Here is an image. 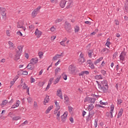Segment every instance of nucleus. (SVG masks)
<instances>
[{"instance_id": "nucleus-1", "label": "nucleus", "mask_w": 128, "mask_h": 128, "mask_svg": "<svg viewBox=\"0 0 128 128\" xmlns=\"http://www.w3.org/2000/svg\"><path fill=\"white\" fill-rule=\"evenodd\" d=\"M68 71L70 74H78L80 72L78 68L72 66V65L69 66Z\"/></svg>"}, {"instance_id": "nucleus-2", "label": "nucleus", "mask_w": 128, "mask_h": 128, "mask_svg": "<svg viewBox=\"0 0 128 128\" xmlns=\"http://www.w3.org/2000/svg\"><path fill=\"white\" fill-rule=\"evenodd\" d=\"M68 112L66 111L63 114L60 116L61 122H66V120H68Z\"/></svg>"}, {"instance_id": "nucleus-3", "label": "nucleus", "mask_w": 128, "mask_h": 128, "mask_svg": "<svg viewBox=\"0 0 128 128\" xmlns=\"http://www.w3.org/2000/svg\"><path fill=\"white\" fill-rule=\"evenodd\" d=\"M64 26L66 30L68 32H72V26H70V24L68 23V22H66L64 23Z\"/></svg>"}, {"instance_id": "nucleus-4", "label": "nucleus", "mask_w": 128, "mask_h": 128, "mask_svg": "<svg viewBox=\"0 0 128 128\" xmlns=\"http://www.w3.org/2000/svg\"><path fill=\"white\" fill-rule=\"evenodd\" d=\"M99 90H100L101 92H103V94H106L108 92V86H98Z\"/></svg>"}, {"instance_id": "nucleus-5", "label": "nucleus", "mask_w": 128, "mask_h": 128, "mask_svg": "<svg viewBox=\"0 0 128 128\" xmlns=\"http://www.w3.org/2000/svg\"><path fill=\"white\" fill-rule=\"evenodd\" d=\"M68 42H70V40H68V38H65L63 39V40L60 42V46H66V44H68Z\"/></svg>"}, {"instance_id": "nucleus-6", "label": "nucleus", "mask_w": 128, "mask_h": 128, "mask_svg": "<svg viewBox=\"0 0 128 128\" xmlns=\"http://www.w3.org/2000/svg\"><path fill=\"white\" fill-rule=\"evenodd\" d=\"M24 26V20H19L18 22L17 27L18 28H22L24 30H26V28L23 27Z\"/></svg>"}, {"instance_id": "nucleus-7", "label": "nucleus", "mask_w": 128, "mask_h": 128, "mask_svg": "<svg viewBox=\"0 0 128 128\" xmlns=\"http://www.w3.org/2000/svg\"><path fill=\"white\" fill-rule=\"evenodd\" d=\"M35 36L38 38H40V36L42 35V32L38 28H36L35 30Z\"/></svg>"}, {"instance_id": "nucleus-8", "label": "nucleus", "mask_w": 128, "mask_h": 128, "mask_svg": "<svg viewBox=\"0 0 128 128\" xmlns=\"http://www.w3.org/2000/svg\"><path fill=\"white\" fill-rule=\"evenodd\" d=\"M114 105L112 104L110 106V112H108L106 113V114H110L108 116L111 118H114V116H112V112H114Z\"/></svg>"}, {"instance_id": "nucleus-9", "label": "nucleus", "mask_w": 128, "mask_h": 128, "mask_svg": "<svg viewBox=\"0 0 128 128\" xmlns=\"http://www.w3.org/2000/svg\"><path fill=\"white\" fill-rule=\"evenodd\" d=\"M24 45H18L17 46V50H16V52L20 54L22 52V49L24 48Z\"/></svg>"}, {"instance_id": "nucleus-10", "label": "nucleus", "mask_w": 128, "mask_h": 128, "mask_svg": "<svg viewBox=\"0 0 128 128\" xmlns=\"http://www.w3.org/2000/svg\"><path fill=\"white\" fill-rule=\"evenodd\" d=\"M66 8H70L72 6V0H66Z\"/></svg>"}, {"instance_id": "nucleus-11", "label": "nucleus", "mask_w": 128, "mask_h": 128, "mask_svg": "<svg viewBox=\"0 0 128 128\" xmlns=\"http://www.w3.org/2000/svg\"><path fill=\"white\" fill-rule=\"evenodd\" d=\"M21 86H22V90H27V92L28 94H30V88H28V86L26 84L25 82L20 84Z\"/></svg>"}, {"instance_id": "nucleus-12", "label": "nucleus", "mask_w": 128, "mask_h": 128, "mask_svg": "<svg viewBox=\"0 0 128 128\" xmlns=\"http://www.w3.org/2000/svg\"><path fill=\"white\" fill-rule=\"evenodd\" d=\"M98 86H108V81L106 80H104L101 82L100 84H98Z\"/></svg>"}, {"instance_id": "nucleus-13", "label": "nucleus", "mask_w": 128, "mask_h": 128, "mask_svg": "<svg viewBox=\"0 0 128 128\" xmlns=\"http://www.w3.org/2000/svg\"><path fill=\"white\" fill-rule=\"evenodd\" d=\"M56 96H58L60 100H62V89H58L56 92Z\"/></svg>"}, {"instance_id": "nucleus-14", "label": "nucleus", "mask_w": 128, "mask_h": 128, "mask_svg": "<svg viewBox=\"0 0 128 128\" xmlns=\"http://www.w3.org/2000/svg\"><path fill=\"white\" fill-rule=\"evenodd\" d=\"M126 54L124 52H122L120 56V60H124V58H126Z\"/></svg>"}, {"instance_id": "nucleus-15", "label": "nucleus", "mask_w": 128, "mask_h": 128, "mask_svg": "<svg viewBox=\"0 0 128 128\" xmlns=\"http://www.w3.org/2000/svg\"><path fill=\"white\" fill-rule=\"evenodd\" d=\"M28 70H34V66L32 63H29L27 66L26 67Z\"/></svg>"}, {"instance_id": "nucleus-16", "label": "nucleus", "mask_w": 128, "mask_h": 128, "mask_svg": "<svg viewBox=\"0 0 128 128\" xmlns=\"http://www.w3.org/2000/svg\"><path fill=\"white\" fill-rule=\"evenodd\" d=\"M38 62V58H32L30 60V62L33 64H36Z\"/></svg>"}, {"instance_id": "nucleus-17", "label": "nucleus", "mask_w": 128, "mask_h": 128, "mask_svg": "<svg viewBox=\"0 0 128 128\" xmlns=\"http://www.w3.org/2000/svg\"><path fill=\"white\" fill-rule=\"evenodd\" d=\"M20 101L18 100L16 101V103L12 106L11 108H16L20 106Z\"/></svg>"}, {"instance_id": "nucleus-18", "label": "nucleus", "mask_w": 128, "mask_h": 128, "mask_svg": "<svg viewBox=\"0 0 128 128\" xmlns=\"http://www.w3.org/2000/svg\"><path fill=\"white\" fill-rule=\"evenodd\" d=\"M54 115L56 116H60V110H54Z\"/></svg>"}, {"instance_id": "nucleus-19", "label": "nucleus", "mask_w": 128, "mask_h": 128, "mask_svg": "<svg viewBox=\"0 0 128 128\" xmlns=\"http://www.w3.org/2000/svg\"><path fill=\"white\" fill-rule=\"evenodd\" d=\"M20 56H22V54L20 53L16 52V54L14 57V60L16 61L18 60L20 58Z\"/></svg>"}, {"instance_id": "nucleus-20", "label": "nucleus", "mask_w": 128, "mask_h": 128, "mask_svg": "<svg viewBox=\"0 0 128 128\" xmlns=\"http://www.w3.org/2000/svg\"><path fill=\"white\" fill-rule=\"evenodd\" d=\"M8 44H9V48L10 50H14V48H16V46H14V44L11 41H8Z\"/></svg>"}, {"instance_id": "nucleus-21", "label": "nucleus", "mask_w": 128, "mask_h": 128, "mask_svg": "<svg viewBox=\"0 0 128 128\" xmlns=\"http://www.w3.org/2000/svg\"><path fill=\"white\" fill-rule=\"evenodd\" d=\"M60 6L62 8H64L66 6V1L64 0H61L60 4Z\"/></svg>"}, {"instance_id": "nucleus-22", "label": "nucleus", "mask_w": 128, "mask_h": 128, "mask_svg": "<svg viewBox=\"0 0 128 128\" xmlns=\"http://www.w3.org/2000/svg\"><path fill=\"white\" fill-rule=\"evenodd\" d=\"M50 102V97L48 96H46V97L45 98L44 100V106H46V104H48V102Z\"/></svg>"}, {"instance_id": "nucleus-23", "label": "nucleus", "mask_w": 128, "mask_h": 128, "mask_svg": "<svg viewBox=\"0 0 128 128\" xmlns=\"http://www.w3.org/2000/svg\"><path fill=\"white\" fill-rule=\"evenodd\" d=\"M8 100H3L2 102V103L0 104V106H2V108H4V106H6V104H8Z\"/></svg>"}, {"instance_id": "nucleus-24", "label": "nucleus", "mask_w": 128, "mask_h": 128, "mask_svg": "<svg viewBox=\"0 0 128 128\" xmlns=\"http://www.w3.org/2000/svg\"><path fill=\"white\" fill-rule=\"evenodd\" d=\"M80 58L81 64H84V62H86V59L84 58V54L82 53L80 54Z\"/></svg>"}, {"instance_id": "nucleus-25", "label": "nucleus", "mask_w": 128, "mask_h": 128, "mask_svg": "<svg viewBox=\"0 0 128 128\" xmlns=\"http://www.w3.org/2000/svg\"><path fill=\"white\" fill-rule=\"evenodd\" d=\"M54 108V106H50L48 108L46 111V114H48L50 113V112L51 110H52Z\"/></svg>"}, {"instance_id": "nucleus-26", "label": "nucleus", "mask_w": 128, "mask_h": 128, "mask_svg": "<svg viewBox=\"0 0 128 128\" xmlns=\"http://www.w3.org/2000/svg\"><path fill=\"white\" fill-rule=\"evenodd\" d=\"M0 14L2 16V18L4 20H6V12L4 11H2L0 13Z\"/></svg>"}, {"instance_id": "nucleus-27", "label": "nucleus", "mask_w": 128, "mask_h": 128, "mask_svg": "<svg viewBox=\"0 0 128 128\" xmlns=\"http://www.w3.org/2000/svg\"><path fill=\"white\" fill-rule=\"evenodd\" d=\"M22 120V116H16L12 118V120L18 121Z\"/></svg>"}, {"instance_id": "nucleus-28", "label": "nucleus", "mask_w": 128, "mask_h": 128, "mask_svg": "<svg viewBox=\"0 0 128 128\" xmlns=\"http://www.w3.org/2000/svg\"><path fill=\"white\" fill-rule=\"evenodd\" d=\"M88 56L90 58H92V56L94 54V50H89L88 52Z\"/></svg>"}, {"instance_id": "nucleus-29", "label": "nucleus", "mask_w": 128, "mask_h": 128, "mask_svg": "<svg viewBox=\"0 0 128 128\" xmlns=\"http://www.w3.org/2000/svg\"><path fill=\"white\" fill-rule=\"evenodd\" d=\"M54 103L56 104V108L55 110H60V104H58V102L56 100H55Z\"/></svg>"}, {"instance_id": "nucleus-30", "label": "nucleus", "mask_w": 128, "mask_h": 128, "mask_svg": "<svg viewBox=\"0 0 128 128\" xmlns=\"http://www.w3.org/2000/svg\"><path fill=\"white\" fill-rule=\"evenodd\" d=\"M102 58H104L102 57H101V58H99L97 60H95L94 62V64L96 66V64H98V62H101V60H102Z\"/></svg>"}, {"instance_id": "nucleus-31", "label": "nucleus", "mask_w": 128, "mask_h": 128, "mask_svg": "<svg viewBox=\"0 0 128 128\" xmlns=\"http://www.w3.org/2000/svg\"><path fill=\"white\" fill-rule=\"evenodd\" d=\"M60 70L61 69L60 68H56L54 70L55 76H56Z\"/></svg>"}, {"instance_id": "nucleus-32", "label": "nucleus", "mask_w": 128, "mask_h": 128, "mask_svg": "<svg viewBox=\"0 0 128 128\" xmlns=\"http://www.w3.org/2000/svg\"><path fill=\"white\" fill-rule=\"evenodd\" d=\"M84 74L88 75L90 74V72L86 70L80 72V76H84Z\"/></svg>"}, {"instance_id": "nucleus-33", "label": "nucleus", "mask_w": 128, "mask_h": 128, "mask_svg": "<svg viewBox=\"0 0 128 128\" xmlns=\"http://www.w3.org/2000/svg\"><path fill=\"white\" fill-rule=\"evenodd\" d=\"M62 78H63L64 80H68V76L66 75V74L65 72H63L62 74Z\"/></svg>"}, {"instance_id": "nucleus-34", "label": "nucleus", "mask_w": 128, "mask_h": 128, "mask_svg": "<svg viewBox=\"0 0 128 128\" xmlns=\"http://www.w3.org/2000/svg\"><path fill=\"white\" fill-rule=\"evenodd\" d=\"M36 14H38V12H36V10H33L32 14V18H36Z\"/></svg>"}, {"instance_id": "nucleus-35", "label": "nucleus", "mask_w": 128, "mask_h": 128, "mask_svg": "<svg viewBox=\"0 0 128 128\" xmlns=\"http://www.w3.org/2000/svg\"><path fill=\"white\" fill-rule=\"evenodd\" d=\"M68 110L70 112V114H72V112H74V108L72 107L71 106H68Z\"/></svg>"}, {"instance_id": "nucleus-36", "label": "nucleus", "mask_w": 128, "mask_h": 128, "mask_svg": "<svg viewBox=\"0 0 128 128\" xmlns=\"http://www.w3.org/2000/svg\"><path fill=\"white\" fill-rule=\"evenodd\" d=\"M60 77L57 78L55 80L54 82V84H58V82H60Z\"/></svg>"}, {"instance_id": "nucleus-37", "label": "nucleus", "mask_w": 128, "mask_h": 128, "mask_svg": "<svg viewBox=\"0 0 128 128\" xmlns=\"http://www.w3.org/2000/svg\"><path fill=\"white\" fill-rule=\"evenodd\" d=\"M122 112H124V110L121 109L118 114V118H120L122 116Z\"/></svg>"}, {"instance_id": "nucleus-38", "label": "nucleus", "mask_w": 128, "mask_h": 128, "mask_svg": "<svg viewBox=\"0 0 128 128\" xmlns=\"http://www.w3.org/2000/svg\"><path fill=\"white\" fill-rule=\"evenodd\" d=\"M90 99H91V98H90V97H86V98H85L84 102H89L90 104Z\"/></svg>"}, {"instance_id": "nucleus-39", "label": "nucleus", "mask_w": 128, "mask_h": 128, "mask_svg": "<svg viewBox=\"0 0 128 128\" xmlns=\"http://www.w3.org/2000/svg\"><path fill=\"white\" fill-rule=\"evenodd\" d=\"M94 106L92 105V104H89L88 106V110H94Z\"/></svg>"}, {"instance_id": "nucleus-40", "label": "nucleus", "mask_w": 128, "mask_h": 128, "mask_svg": "<svg viewBox=\"0 0 128 128\" xmlns=\"http://www.w3.org/2000/svg\"><path fill=\"white\" fill-rule=\"evenodd\" d=\"M94 78L96 80H102V75H96Z\"/></svg>"}, {"instance_id": "nucleus-41", "label": "nucleus", "mask_w": 128, "mask_h": 128, "mask_svg": "<svg viewBox=\"0 0 128 128\" xmlns=\"http://www.w3.org/2000/svg\"><path fill=\"white\" fill-rule=\"evenodd\" d=\"M16 81V79H13L12 81L10 82V87L12 86L14 84V82Z\"/></svg>"}, {"instance_id": "nucleus-42", "label": "nucleus", "mask_w": 128, "mask_h": 128, "mask_svg": "<svg viewBox=\"0 0 128 128\" xmlns=\"http://www.w3.org/2000/svg\"><path fill=\"white\" fill-rule=\"evenodd\" d=\"M94 102H96V98H91V99L90 100V104H94Z\"/></svg>"}, {"instance_id": "nucleus-43", "label": "nucleus", "mask_w": 128, "mask_h": 128, "mask_svg": "<svg viewBox=\"0 0 128 128\" xmlns=\"http://www.w3.org/2000/svg\"><path fill=\"white\" fill-rule=\"evenodd\" d=\"M103 52H106V54H108V52H110V50L108 48H104L103 49Z\"/></svg>"}, {"instance_id": "nucleus-44", "label": "nucleus", "mask_w": 128, "mask_h": 128, "mask_svg": "<svg viewBox=\"0 0 128 128\" xmlns=\"http://www.w3.org/2000/svg\"><path fill=\"white\" fill-rule=\"evenodd\" d=\"M38 54L40 58H42V56H44V52H38Z\"/></svg>"}, {"instance_id": "nucleus-45", "label": "nucleus", "mask_w": 128, "mask_h": 128, "mask_svg": "<svg viewBox=\"0 0 128 128\" xmlns=\"http://www.w3.org/2000/svg\"><path fill=\"white\" fill-rule=\"evenodd\" d=\"M62 18L56 19L55 20V24H58V22H62Z\"/></svg>"}, {"instance_id": "nucleus-46", "label": "nucleus", "mask_w": 128, "mask_h": 128, "mask_svg": "<svg viewBox=\"0 0 128 128\" xmlns=\"http://www.w3.org/2000/svg\"><path fill=\"white\" fill-rule=\"evenodd\" d=\"M51 83H48V84L45 90L46 92V90H50V86H51Z\"/></svg>"}, {"instance_id": "nucleus-47", "label": "nucleus", "mask_w": 128, "mask_h": 128, "mask_svg": "<svg viewBox=\"0 0 128 128\" xmlns=\"http://www.w3.org/2000/svg\"><path fill=\"white\" fill-rule=\"evenodd\" d=\"M98 32V29L95 30L94 32L90 34V36H94Z\"/></svg>"}, {"instance_id": "nucleus-48", "label": "nucleus", "mask_w": 128, "mask_h": 128, "mask_svg": "<svg viewBox=\"0 0 128 128\" xmlns=\"http://www.w3.org/2000/svg\"><path fill=\"white\" fill-rule=\"evenodd\" d=\"M89 67L91 68V70H94V63H92L89 65Z\"/></svg>"}, {"instance_id": "nucleus-49", "label": "nucleus", "mask_w": 128, "mask_h": 128, "mask_svg": "<svg viewBox=\"0 0 128 128\" xmlns=\"http://www.w3.org/2000/svg\"><path fill=\"white\" fill-rule=\"evenodd\" d=\"M80 30V27L78 26H76L75 28H74V31H75V32H78V31Z\"/></svg>"}, {"instance_id": "nucleus-50", "label": "nucleus", "mask_w": 128, "mask_h": 128, "mask_svg": "<svg viewBox=\"0 0 128 128\" xmlns=\"http://www.w3.org/2000/svg\"><path fill=\"white\" fill-rule=\"evenodd\" d=\"M50 2L52 4H58V0H50Z\"/></svg>"}, {"instance_id": "nucleus-51", "label": "nucleus", "mask_w": 128, "mask_h": 128, "mask_svg": "<svg viewBox=\"0 0 128 128\" xmlns=\"http://www.w3.org/2000/svg\"><path fill=\"white\" fill-rule=\"evenodd\" d=\"M6 34L8 36H10V30H6Z\"/></svg>"}, {"instance_id": "nucleus-52", "label": "nucleus", "mask_w": 128, "mask_h": 128, "mask_svg": "<svg viewBox=\"0 0 128 128\" xmlns=\"http://www.w3.org/2000/svg\"><path fill=\"white\" fill-rule=\"evenodd\" d=\"M101 73L104 76H106V71L104 70H101Z\"/></svg>"}, {"instance_id": "nucleus-53", "label": "nucleus", "mask_w": 128, "mask_h": 128, "mask_svg": "<svg viewBox=\"0 0 128 128\" xmlns=\"http://www.w3.org/2000/svg\"><path fill=\"white\" fill-rule=\"evenodd\" d=\"M44 84V82H39L38 84V86H42Z\"/></svg>"}, {"instance_id": "nucleus-54", "label": "nucleus", "mask_w": 128, "mask_h": 128, "mask_svg": "<svg viewBox=\"0 0 128 128\" xmlns=\"http://www.w3.org/2000/svg\"><path fill=\"white\" fill-rule=\"evenodd\" d=\"M122 104V100L121 99H118V104Z\"/></svg>"}, {"instance_id": "nucleus-55", "label": "nucleus", "mask_w": 128, "mask_h": 128, "mask_svg": "<svg viewBox=\"0 0 128 128\" xmlns=\"http://www.w3.org/2000/svg\"><path fill=\"white\" fill-rule=\"evenodd\" d=\"M28 71L26 70H24L22 72L23 76H28Z\"/></svg>"}, {"instance_id": "nucleus-56", "label": "nucleus", "mask_w": 128, "mask_h": 128, "mask_svg": "<svg viewBox=\"0 0 128 128\" xmlns=\"http://www.w3.org/2000/svg\"><path fill=\"white\" fill-rule=\"evenodd\" d=\"M30 80L31 84H32L36 82V79H34V78H32V77H31Z\"/></svg>"}, {"instance_id": "nucleus-57", "label": "nucleus", "mask_w": 128, "mask_h": 128, "mask_svg": "<svg viewBox=\"0 0 128 128\" xmlns=\"http://www.w3.org/2000/svg\"><path fill=\"white\" fill-rule=\"evenodd\" d=\"M27 100L29 104H30L32 102V99L30 97L28 98Z\"/></svg>"}, {"instance_id": "nucleus-58", "label": "nucleus", "mask_w": 128, "mask_h": 128, "mask_svg": "<svg viewBox=\"0 0 128 128\" xmlns=\"http://www.w3.org/2000/svg\"><path fill=\"white\" fill-rule=\"evenodd\" d=\"M28 124V120H26L24 121L22 124V126H26V124Z\"/></svg>"}, {"instance_id": "nucleus-59", "label": "nucleus", "mask_w": 128, "mask_h": 128, "mask_svg": "<svg viewBox=\"0 0 128 128\" xmlns=\"http://www.w3.org/2000/svg\"><path fill=\"white\" fill-rule=\"evenodd\" d=\"M64 98L66 102H68V97L66 96V95L64 96Z\"/></svg>"}, {"instance_id": "nucleus-60", "label": "nucleus", "mask_w": 128, "mask_h": 128, "mask_svg": "<svg viewBox=\"0 0 128 128\" xmlns=\"http://www.w3.org/2000/svg\"><path fill=\"white\" fill-rule=\"evenodd\" d=\"M29 28L30 30H34V25L30 26Z\"/></svg>"}, {"instance_id": "nucleus-61", "label": "nucleus", "mask_w": 128, "mask_h": 128, "mask_svg": "<svg viewBox=\"0 0 128 128\" xmlns=\"http://www.w3.org/2000/svg\"><path fill=\"white\" fill-rule=\"evenodd\" d=\"M34 108H38V102H34Z\"/></svg>"}, {"instance_id": "nucleus-62", "label": "nucleus", "mask_w": 128, "mask_h": 128, "mask_svg": "<svg viewBox=\"0 0 128 128\" xmlns=\"http://www.w3.org/2000/svg\"><path fill=\"white\" fill-rule=\"evenodd\" d=\"M110 42L107 41V42L106 44V46H108V48H110Z\"/></svg>"}, {"instance_id": "nucleus-63", "label": "nucleus", "mask_w": 128, "mask_h": 128, "mask_svg": "<svg viewBox=\"0 0 128 128\" xmlns=\"http://www.w3.org/2000/svg\"><path fill=\"white\" fill-rule=\"evenodd\" d=\"M118 52H116L115 53H114L113 54V58H116V56H118Z\"/></svg>"}, {"instance_id": "nucleus-64", "label": "nucleus", "mask_w": 128, "mask_h": 128, "mask_svg": "<svg viewBox=\"0 0 128 128\" xmlns=\"http://www.w3.org/2000/svg\"><path fill=\"white\" fill-rule=\"evenodd\" d=\"M50 30L52 32H56V28L54 26L52 27Z\"/></svg>"}]
</instances>
